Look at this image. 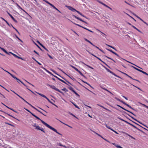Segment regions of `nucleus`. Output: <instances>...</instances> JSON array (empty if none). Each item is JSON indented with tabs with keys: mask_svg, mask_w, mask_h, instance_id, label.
Returning <instances> with one entry per match:
<instances>
[{
	"mask_svg": "<svg viewBox=\"0 0 148 148\" xmlns=\"http://www.w3.org/2000/svg\"><path fill=\"white\" fill-rule=\"evenodd\" d=\"M9 53H10L12 54L14 57H15L16 58H17L18 59H20L22 60H23V59L22 58H21L20 57L18 56H17L16 55V54H14L11 52H9Z\"/></svg>",
	"mask_w": 148,
	"mask_h": 148,
	"instance_id": "1a4fd4ad",
	"label": "nucleus"
},
{
	"mask_svg": "<svg viewBox=\"0 0 148 148\" xmlns=\"http://www.w3.org/2000/svg\"><path fill=\"white\" fill-rule=\"evenodd\" d=\"M60 80L62 82L65 84H67L65 82H64V80H62L61 79H60Z\"/></svg>",
	"mask_w": 148,
	"mask_h": 148,
	"instance_id": "09e8293b",
	"label": "nucleus"
},
{
	"mask_svg": "<svg viewBox=\"0 0 148 148\" xmlns=\"http://www.w3.org/2000/svg\"><path fill=\"white\" fill-rule=\"evenodd\" d=\"M87 42H88L89 43H90V44L92 46H95V45H94L90 41L88 40V41H87Z\"/></svg>",
	"mask_w": 148,
	"mask_h": 148,
	"instance_id": "864d4df0",
	"label": "nucleus"
},
{
	"mask_svg": "<svg viewBox=\"0 0 148 148\" xmlns=\"http://www.w3.org/2000/svg\"><path fill=\"white\" fill-rule=\"evenodd\" d=\"M51 71H53V72H54L55 74H56L57 75H58V76H59V77H61L63 79H64L68 83V84H71V85H72V84L70 83L69 82H68V81H67V80H66V79H65L64 78H63V77H62L60 75H59L58 74H57L56 72V71H55L54 70L52 69H51L50 70Z\"/></svg>",
	"mask_w": 148,
	"mask_h": 148,
	"instance_id": "f03ea898",
	"label": "nucleus"
},
{
	"mask_svg": "<svg viewBox=\"0 0 148 148\" xmlns=\"http://www.w3.org/2000/svg\"><path fill=\"white\" fill-rule=\"evenodd\" d=\"M39 130L41 131H42L44 133H45V131L44 130L43 128H40Z\"/></svg>",
	"mask_w": 148,
	"mask_h": 148,
	"instance_id": "58836bf2",
	"label": "nucleus"
},
{
	"mask_svg": "<svg viewBox=\"0 0 148 148\" xmlns=\"http://www.w3.org/2000/svg\"><path fill=\"white\" fill-rule=\"evenodd\" d=\"M16 4L17 5L18 7V8H20L21 10H23V9L19 5H18L17 3H16Z\"/></svg>",
	"mask_w": 148,
	"mask_h": 148,
	"instance_id": "a18cd8bd",
	"label": "nucleus"
},
{
	"mask_svg": "<svg viewBox=\"0 0 148 148\" xmlns=\"http://www.w3.org/2000/svg\"><path fill=\"white\" fill-rule=\"evenodd\" d=\"M82 76L85 77V76L81 72L79 71L78 70V71H77Z\"/></svg>",
	"mask_w": 148,
	"mask_h": 148,
	"instance_id": "2f4dec72",
	"label": "nucleus"
},
{
	"mask_svg": "<svg viewBox=\"0 0 148 148\" xmlns=\"http://www.w3.org/2000/svg\"><path fill=\"white\" fill-rule=\"evenodd\" d=\"M73 17H74L75 18H76L79 20V21H81L82 22L85 23L86 24H88V23L87 22L84 21V20H82L81 18H80L78 17L77 16H76L75 15H73Z\"/></svg>",
	"mask_w": 148,
	"mask_h": 148,
	"instance_id": "20e7f679",
	"label": "nucleus"
},
{
	"mask_svg": "<svg viewBox=\"0 0 148 148\" xmlns=\"http://www.w3.org/2000/svg\"><path fill=\"white\" fill-rule=\"evenodd\" d=\"M142 73H143V74H145V75H147L148 76V74L146 72H145L143 71Z\"/></svg>",
	"mask_w": 148,
	"mask_h": 148,
	"instance_id": "4d7b16f0",
	"label": "nucleus"
},
{
	"mask_svg": "<svg viewBox=\"0 0 148 148\" xmlns=\"http://www.w3.org/2000/svg\"><path fill=\"white\" fill-rule=\"evenodd\" d=\"M40 127L38 125L35 128V129L37 130H40Z\"/></svg>",
	"mask_w": 148,
	"mask_h": 148,
	"instance_id": "72a5a7b5",
	"label": "nucleus"
},
{
	"mask_svg": "<svg viewBox=\"0 0 148 148\" xmlns=\"http://www.w3.org/2000/svg\"><path fill=\"white\" fill-rule=\"evenodd\" d=\"M115 99H116L117 100L121 102L123 104H125V102H124L123 101L121 100L120 99H119V98H117V97H115Z\"/></svg>",
	"mask_w": 148,
	"mask_h": 148,
	"instance_id": "dca6fc26",
	"label": "nucleus"
},
{
	"mask_svg": "<svg viewBox=\"0 0 148 148\" xmlns=\"http://www.w3.org/2000/svg\"><path fill=\"white\" fill-rule=\"evenodd\" d=\"M116 147L117 148H123L121 147L119 145L118 146H116Z\"/></svg>",
	"mask_w": 148,
	"mask_h": 148,
	"instance_id": "0e129e2a",
	"label": "nucleus"
},
{
	"mask_svg": "<svg viewBox=\"0 0 148 148\" xmlns=\"http://www.w3.org/2000/svg\"><path fill=\"white\" fill-rule=\"evenodd\" d=\"M32 115H33V116H34V117H35L37 119V118L38 116H36V115H35V114H33V113H32Z\"/></svg>",
	"mask_w": 148,
	"mask_h": 148,
	"instance_id": "13d9d810",
	"label": "nucleus"
},
{
	"mask_svg": "<svg viewBox=\"0 0 148 148\" xmlns=\"http://www.w3.org/2000/svg\"><path fill=\"white\" fill-rule=\"evenodd\" d=\"M124 60H125L127 62H129V63H131V64H133L134 65H135V66H136L137 67H138V68H140V69H142V68H140V67H139V66H136V65L135 64H133V63H131V62H129V61H127V60H125V59H124Z\"/></svg>",
	"mask_w": 148,
	"mask_h": 148,
	"instance_id": "aec40b11",
	"label": "nucleus"
},
{
	"mask_svg": "<svg viewBox=\"0 0 148 148\" xmlns=\"http://www.w3.org/2000/svg\"><path fill=\"white\" fill-rule=\"evenodd\" d=\"M92 132H93L94 133H95V134H96L98 136H100V137H101V136L99 134L95 132V131H92V130H91Z\"/></svg>",
	"mask_w": 148,
	"mask_h": 148,
	"instance_id": "37998d69",
	"label": "nucleus"
},
{
	"mask_svg": "<svg viewBox=\"0 0 148 148\" xmlns=\"http://www.w3.org/2000/svg\"><path fill=\"white\" fill-rule=\"evenodd\" d=\"M42 68H43L47 72H48L49 74L51 75H53V74H52L51 72L47 70L45 68H44L42 67Z\"/></svg>",
	"mask_w": 148,
	"mask_h": 148,
	"instance_id": "a211bd4d",
	"label": "nucleus"
},
{
	"mask_svg": "<svg viewBox=\"0 0 148 148\" xmlns=\"http://www.w3.org/2000/svg\"><path fill=\"white\" fill-rule=\"evenodd\" d=\"M73 23L74 24H75V25H77V26H79V27H82V28H83V27H83V26H82L80 25H79L77 24H76V23Z\"/></svg>",
	"mask_w": 148,
	"mask_h": 148,
	"instance_id": "f704fd0d",
	"label": "nucleus"
},
{
	"mask_svg": "<svg viewBox=\"0 0 148 148\" xmlns=\"http://www.w3.org/2000/svg\"><path fill=\"white\" fill-rule=\"evenodd\" d=\"M50 87L51 88H52V89H54V90H56V91L59 92H60V93H63V92H62L61 91L58 89L57 88H56V87L55 86H54L53 85H52V86L51 85V86H50Z\"/></svg>",
	"mask_w": 148,
	"mask_h": 148,
	"instance_id": "39448f33",
	"label": "nucleus"
},
{
	"mask_svg": "<svg viewBox=\"0 0 148 148\" xmlns=\"http://www.w3.org/2000/svg\"><path fill=\"white\" fill-rule=\"evenodd\" d=\"M57 144L58 145H59L60 146H63L65 148H66V147L65 146L63 145L60 143H58Z\"/></svg>",
	"mask_w": 148,
	"mask_h": 148,
	"instance_id": "a878e982",
	"label": "nucleus"
},
{
	"mask_svg": "<svg viewBox=\"0 0 148 148\" xmlns=\"http://www.w3.org/2000/svg\"><path fill=\"white\" fill-rule=\"evenodd\" d=\"M8 13L15 22L16 23H17L18 22L14 18L13 16L10 14L8 12Z\"/></svg>",
	"mask_w": 148,
	"mask_h": 148,
	"instance_id": "9b49d317",
	"label": "nucleus"
},
{
	"mask_svg": "<svg viewBox=\"0 0 148 148\" xmlns=\"http://www.w3.org/2000/svg\"><path fill=\"white\" fill-rule=\"evenodd\" d=\"M132 85L133 86H135V87H136V88H137L138 89L142 91V90L141 89H140L138 87L136 86H134V85H132Z\"/></svg>",
	"mask_w": 148,
	"mask_h": 148,
	"instance_id": "6e6d98bb",
	"label": "nucleus"
},
{
	"mask_svg": "<svg viewBox=\"0 0 148 148\" xmlns=\"http://www.w3.org/2000/svg\"><path fill=\"white\" fill-rule=\"evenodd\" d=\"M68 88L72 91H73L74 90L73 88L69 86L68 87Z\"/></svg>",
	"mask_w": 148,
	"mask_h": 148,
	"instance_id": "393cba45",
	"label": "nucleus"
},
{
	"mask_svg": "<svg viewBox=\"0 0 148 148\" xmlns=\"http://www.w3.org/2000/svg\"><path fill=\"white\" fill-rule=\"evenodd\" d=\"M118 119H120V120L122 121H123L124 122H125L126 123H127L128 124H129L130 125V123H129V122H127V121H125V120H124L121 118H118Z\"/></svg>",
	"mask_w": 148,
	"mask_h": 148,
	"instance_id": "6ab92c4d",
	"label": "nucleus"
},
{
	"mask_svg": "<svg viewBox=\"0 0 148 148\" xmlns=\"http://www.w3.org/2000/svg\"><path fill=\"white\" fill-rule=\"evenodd\" d=\"M6 23H7V24L9 26H11V24H9V23L7 21H5Z\"/></svg>",
	"mask_w": 148,
	"mask_h": 148,
	"instance_id": "69168bd1",
	"label": "nucleus"
},
{
	"mask_svg": "<svg viewBox=\"0 0 148 148\" xmlns=\"http://www.w3.org/2000/svg\"><path fill=\"white\" fill-rule=\"evenodd\" d=\"M11 76L14 78L17 81V80H18V79L14 76L13 75H11Z\"/></svg>",
	"mask_w": 148,
	"mask_h": 148,
	"instance_id": "c85d7f7f",
	"label": "nucleus"
},
{
	"mask_svg": "<svg viewBox=\"0 0 148 148\" xmlns=\"http://www.w3.org/2000/svg\"><path fill=\"white\" fill-rule=\"evenodd\" d=\"M83 28L85 29H86V30H87L88 31H89L90 32H92V33H93V31H91V30H89V29H87L85 27H83Z\"/></svg>",
	"mask_w": 148,
	"mask_h": 148,
	"instance_id": "a19ab883",
	"label": "nucleus"
},
{
	"mask_svg": "<svg viewBox=\"0 0 148 148\" xmlns=\"http://www.w3.org/2000/svg\"><path fill=\"white\" fill-rule=\"evenodd\" d=\"M47 100L49 103H50L52 104H54V103H52L51 101L48 98L47 99Z\"/></svg>",
	"mask_w": 148,
	"mask_h": 148,
	"instance_id": "de8ad7c7",
	"label": "nucleus"
},
{
	"mask_svg": "<svg viewBox=\"0 0 148 148\" xmlns=\"http://www.w3.org/2000/svg\"><path fill=\"white\" fill-rule=\"evenodd\" d=\"M106 127L108 129H110L111 130V129H112L110 127L108 126V125L106 124Z\"/></svg>",
	"mask_w": 148,
	"mask_h": 148,
	"instance_id": "5fc2aeb1",
	"label": "nucleus"
},
{
	"mask_svg": "<svg viewBox=\"0 0 148 148\" xmlns=\"http://www.w3.org/2000/svg\"><path fill=\"white\" fill-rule=\"evenodd\" d=\"M24 108L26 110L27 112H29L30 114H32V113L29 110H28L27 109H26L25 108Z\"/></svg>",
	"mask_w": 148,
	"mask_h": 148,
	"instance_id": "3c124183",
	"label": "nucleus"
},
{
	"mask_svg": "<svg viewBox=\"0 0 148 148\" xmlns=\"http://www.w3.org/2000/svg\"><path fill=\"white\" fill-rule=\"evenodd\" d=\"M131 66L133 68L135 69L136 70H137V71H139L142 73L143 71H142L141 70H140V69H138V68H136V67H134V66Z\"/></svg>",
	"mask_w": 148,
	"mask_h": 148,
	"instance_id": "f3484780",
	"label": "nucleus"
},
{
	"mask_svg": "<svg viewBox=\"0 0 148 148\" xmlns=\"http://www.w3.org/2000/svg\"><path fill=\"white\" fill-rule=\"evenodd\" d=\"M97 105L98 106H100L101 107H102V108H104V109H105L106 110H108V111H110L108 109H107V108H105V107H104L103 106H101V105H99V104H97Z\"/></svg>",
	"mask_w": 148,
	"mask_h": 148,
	"instance_id": "4be33fe9",
	"label": "nucleus"
},
{
	"mask_svg": "<svg viewBox=\"0 0 148 148\" xmlns=\"http://www.w3.org/2000/svg\"><path fill=\"white\" fill-rule=\"evenodd\" d=\"M124 105H126L127 107H129L130 108L132 109V110L136 111V110L134 109V108H133L132 107L130 106L128 104H127L126 103H125Z\"/></svg>",
	"mask_w": 148,
	"mask_h": 148,
	"instance_id": "ddd939ff",
	"label": "nucleus"
},
{
	"mask_svg": "<svg viewBox=\"0 0 148 148\" xmlns=\"http://www.w3.org/2000/svg\"><path fill=\"white\" fill-rule=\"evenodd\" d=\"M128 77H130V78L131 79L134 80H136V81L138 82H139V81L138 80H137V79H134L133 78L131 77L129 75L128 76Z\"/></svg>",
	"mask_w": 148,
	"mask_h": 148,
	"instance_id": "473e14b6",
	"label": "nucleus"
},
{
	"mask_svg": "<svg viewBox=\"0 0 148 148\" xmlns=\"http://www.w3.org/2000/svg\"><path fill=\"white\" fill-rule=\"evenodd\" d=\"M48 4H49V5H50L52 7H53L54 6V5H53V4H52L51 3L49 2L48 3Z\"/></svg>",
	"mask_w": 148,
	"mask_h": 148,
	"instance_id": "052dcab7",
	"label": "nucleus"
},
{
	"mask_svg": "<svg viewBox=\"0 0 148 148\" xmlns=\"http://www.w3.org/2000/svg\"><path fill=\"white\" fill-rule=\"evenodd\" d=\"M112 53L114 54L115 55H116L118 57L119 56L118 54H117L116 53L114 52L113 51V52Z\"/></svg>",
	"mask_w": 148,
	"mask_h": 148,
	"instance_id": "603ef678",
	"label": "nucleus"
},
{
	"mask_svg": "<svg viewBox=\"0 0 148 148\" xmlns=\"http://www.w3.org/2000/svg\"><path fill=\"white\" fill-rule=\"evenodd\" d=\"M132 122L133 123H135V124H136L139 126H140L141 127H142L144 129H145L146 130H147V129H145V128H143V127H142L140 125H139V124H137V123L135 122H134L133 121H132Z\"/></svg>",
	"mask_w": 148,
	"mask_h": 148,
	"instance_id": "c9c22d12",
	"label": "nucleus"
},
{
	"mask_svg": "<svg viewBox=\"0 0 148 148\" xmlns=\"http://www.w3.org/2000/svg\"><path fill=\"white\" fill-rule=\"evenodd\" d=\"M58 69H59L63 73H64L65 74H66V75H67L68 77H69L70 78H71V79H72L73 80V81H75V80H76V79H75L74 78V77H70L69 75H68L67 74H66L63 71H62V70H61V69H60L59 68H58Z\"/></svg>",
	"mask_w": 148,
	"mask_h": 148,
	"instance_id": "9d476101",
	"label": "nucleus"
},
{
	"mask_svg": "<svg viewBox=\"0 0 148 148\" xmlns=\"http://www.w3.org/2000/svg\"><path fill=\"white\" fill-rule=\"evenodd\" d=\"M0 48L5 53H8V52L6 50H5L4 48H2L1 47H0Z\"/></svg>",
	"mask_w": 148,
	"mask_h": 148,
	"instance_id": "412c9836",
	"label": "nucleus"
},
{
	"mask_svg": "<svg viewBox=\"0 0 148 148\" xmlns=\"http://www.w3.org/2000/svg\"><path fill=\"white\" fill-rule=\"evenodd\" d=\"M5 124H8V125H11V126H12L13 127H14V126L12 124H10L9 123H6V122H5Z\"/></svg>",
	"mask_w": 148,
	"mask_h": 148,
	"instance_id": "8fccbe9b",
	"label": "nucleus"
},
{
	"mask_svg": "<svg viewBox=\"0 0 148 148\" xmlns=\"http://www.w3.org/2000/svg\"><path fill=\"white\" fill-rule=\"evenodd\" d=\"M99 3H100L101 4H102V5H103L104 6H106V7L107 8H109V7L107 5H106L105 4L103 3L102 2L98 0H96Z\"/></svg>",
	"mask_w": 148,
	"mask_h": 148,
	"instance_id": "f8f14e48",
	"label": "nucleus"
},
{
	"mask_svg": "<svg viewBox=\"0 0 148 148\" xmlns=\"http://www.w3.org/2000/svg\"><path fill=\"white\" fill-rule=\"evenodd\" d=\"M130 125L132 126L133 127H134L135 128H136V127L134 125H133V124H131V123H130Z\"/></svg>",
	"mask_w": 148,
	"mask_h": 148,
	"instance_id": "774afa93",
	"label": "nucleus"
},
{
	"mask_svg": "<svg viewBox=\"0 0 148 148\" xmlns=\"http://www.w3.org/2000/svg\"><path fill=\"white\" fill-rule=\"evenodd\" d=\"M69 114H71V115H72V116H73L74 117H75L76 118H77L75 115H74L73 114L71 113V112H69Z\"/></svg>",
	"mask_w": 148,
	"mask_h": 148,
	"instance_id": "4c0bfd02",
	"label": "nucleus"
},
{
	"mask_svg": "<svg viewBox=\"0 0 148 148\" xmlns=\"http://www.w3.org/2000/svg\"><path fill=\"white\" fill-rule=\"evenodd\" d=\"M37 119L40 120V121L43 124H44L47 127L49 128V129H51V130H52L53 131H54L55 132H56L58 134L60 135L61 136L62 135L59 132H57V131L56 129H55L53 127L49 125L48 124H47V123H45V122H44V121H42V120L41 119L38 117L37 118Z\"/></svg>",
	"mask_w": 148,
	"mask_h": 148,
	"instance_id": "f257e3e1",
	"label": "nucleus"
},
{
	"mask_svg": "<svg viewBox=\"0 0 148 148\" xmlns=\"http://www.w3.org/2000/svg\"><path fill=\"white\" fill-rule=\"evenodd\" d=\"M75 12H76L77 13L79 14L80 15H82V13L79 12V11H78L76 10V11Z\"/></svg>",
	"mask_w": 148,
	"mask_h": 148,
	"instance_id": "e2e57ef3",
	"label": "nucleus"
},
{
	"mask_svg": "<svg viewBox=\"0 0 148 148\" xmlns=\"http://www.w3.org/2000/svg\"><path fill=\"white\" fill-rule=\"evenodd\" d=\"M34 52L37 55H38V56H39V53L38 52H37L36 51L34 50Z\"/></svg>",
	"mask_w": 148,
	"mask_h": 148,
	"instance_id": "680f3d73",
	"label": "nucleus"
},
{
	"mask_svg": "<svg viewBox=\"0 0 148 148\" xmlns=\"http://www.w3.org/2000/svg\"><path fill=\"white\" fill-rule=\"evenodd\" d=\"M106 45L110 47H111V48H112L113 49H114L116 51V49L115 48H114V47H113L112 46H110V45H108V44H106Z\"/></svg>",
	"mask_w": 148,
	"mask_h": 148,
	"instance_id": "b1692460",
	"label": "nucleus"
},
{
	"mask_svg": "<svg viewBox=\"0 0 148 148\" xmlns=\"http://www.w3.org/2000/svg\"><path fill=\"white\" fill-rule=\"evenodd\" d=\"M71 67H72L73 68V69H74L75 70H76L77 71H78V70L76 68V67H74V66H72V65H71Z\"/></svg>",
	"mask_w": 148,
	"mask_h": 148,
	"instance_id": "e433bc0d",
	"label": "nucleus"
},
{
	"mask_svg": "<svg viewBox=\"0 0 148 148\" xmlns=\"http://www.w3.org/2000/svg\"><path fill=\"white\" fill-rule=\"evenodd\" d=\"M138 18H139V19H140L141 21H142L145 24H146L148 26V24L146 22H145L141 18H140V17L138 16H136V15H135Z\"/></svg>",
	"mask_w": 148,
	"mask_h": 148,
	"instance_id": "2eb2a0df",
	"label": "nucleus"
},
{
	"mask_svg": "<svg viewBox=\"0 0 148 148\" xmlns=\"http://www.w3.org/2000/svg\"><path fill=\"white\" fill-rule=\"evenodd\" d=\"M41 46L44 49H45V50H46L47 51H49L48 50V49L46 48V47L43 45H41Z\"/></svg>",
	"mask_w": 148,
	"mask_h": 148,
	"instance_id": "c756f323",
	"label": "nucleus"
},
{
	"mask_svg": "<svg viewBox=\"0 0 148 148\" xmlns=\"http://www.w3.org/2000/svg\"><path fill=\"white\" fill-rule=\"evenodd\" d=\"M15 94L17 95L18 97H20V98H21V99H22V98H23L22 97H21L20 95H18V94H17L16 93V92H14L13 91H12Z\"/></svg>",
	"mask_w": 148,
	"mask_h": 148,
	"instance_id": "c03bdc74",
	"label": "nucleus"
},
{
	"mask_svg": "<svg viewBox=\"0 0 148 148\" xmlns=\"http://www.w3.org/2000/svg\"><path fill=\"white\" fill-rule=\"evenodd\" d=\"M132 27H133L134 29H136L139 32H141L140 30H139L137 28H136V27H135L134 25H132Z\"/></svg>",
	"mask_w": 148,
	"mask_h": 148,
	"instance_id": "5701e85b",
	"label": "nucleus"
},
{
	"mask_svg": "<svg viewBox=\"0 0 148 148\" xmlns=\"http://www.w3.org/2000/svg\"><path fill=\"white\" fill-rule=\"evenodd\" d=\"M32 125L33 127H35V128L36 127V126H37V124L36 123H34V124H32Z\"/></svg>",
	"mask_w": 148,
	"mask_h": 148,
	"instance_id": "ea45409f",
	"label": "nucleus"
},
{
	"mask_svg": "<svg viewBox=\"0 0 148 148\" xmlns=\"http://www.w3.org/2000/svg\"><path fill=\"white\" fill-rule=\"evenodd\" d=\"M125 114H127V115H129V116H130V117H131V118H132L133 119H134V120H135V121H137L138 122H139V123H140L141 124H142L143 125H144L145 126V127H146L147 128H148V127L147 126H146V125H144V124H143L142 123H140V122L139 121H138L137 119H134V117H133L132 116H131L130 115H129L128 114H127V113H125Z\"/></svg>",
	"mask_w": 148,
	"mask_h": 148,
	"instance_id": "6e6552de",
	"label": "nucleus"
},
{
	"mask_svg": "<svg viewBox=\"0 0 148 148\" xmlns=\"http://www.w3.org/2000/svg\"><path fill=\"white\" fill-rule=\"evenodd\" d=\"M11 76L14 78L17 81V80H18V79L14 76L13 75H11Z\"/></svg>",
	"mask_w": 148,
	"mask_h": 148,
	"instance_id": "cd10ccee",
	"label": "nucleus"
},
{
	"mask_svg": "<svg viewBox=\"0 0 148 148\" xmlns=\"http://www.w3.org/2000/svg\"><path fill=\"white\" fill-rule=\"evenodd\" d=\"M32 115H33V116H34V117H35L37 119V118L38 116H36V115H35V114H33V113H32Z\"/></svg>",
	"mask_w": 148,
	"mask_h": 148,
	"instance_id": "bf43d9fd",
	"label": "nucleus"
},
{
	"mask_svg": "<svg viewBox=\"0 0 148 148\" xmlns=\"http://www.w3.org/2000/svg\"><path fill=\"white\" fill-rule=\"evenodd\" d=\"M65 6L67 8H68L69 10H71L73 12H75V11H76V9L73 8L70 6L66 5Z\"/></svg>",
	"mask_w": 148,
	"mask_h": 148,
	"instance_id": "0eeeda50",
	"label": "nucleus"
},
{
	"mask_svg": "<svg viewBox=\"0 0 148 148\" xmlns=\"http://www.w3.org/2000/svg\"><path fill=\"white\" fill-rule=\"evenodd\" d=\"M22 99L25 102L28 104L29 105L31 106H32L31 104H30L29 103H28L23 98H22Z\"/></svg>",
	"mask_w": 148,
	"mask_h": 148,
	"instance_id": "7c9ffc66",
	"label": "nucleus"
},
{
	"mask_svg": "<svg viewBox=\"0 0 148 148\" xmlns=\"http://www.w3.org/2000/svg\"><path fill=\"white\" fill-rule=\"evenodd\" d=\"M62 90L65 92H67L68 91L66 88H64L63 89H62Z\"/></svg>",
	"mask_w": 148,
	"mask_h": 148,
	"instance_id": "79ce46f5",
	"label": "nucleus"
},
{
	"mask_svg": "<svg viewBox=\"0 0 148 148\" xmlns=\"http://www.w3.org/2000/svg\"><path fill=\"white\" fill-rule=\"evenodd\" d=\"M74 105L75 106V107L76 108H77L79 109V107L77 105H76V104H74Z\"/></svg>",
	"mask_w": 148,
	"mask_h": 148,
	"instance_id": "338daca9",
	"label": "nucleus"
},
{
	"mask_svg": "<svg viewBox=\"0 0 148 148\" xmlns=\"http://www.w3.org/2000/svg\"><path fill=\"white\" fill-rule=\"evenodd\" d=\"M18 82H21L24 86H27L26 85H25L19 79H18V80H17V81Z\"/></svg>",
	"mask_w": 148,
	"mask_h": 148,
	"instance_id": "bb28decb",
	"label": "nucleus"
},
{
	"mask_svg": "<svg viewBox=\"0 0 148 148\" xmlns=\"http://www.w3.org/2000/svg\"><path fill=\"white\" fill-rule=\"evenodd\" d=\"M86 51H88L90 54H91L93 56H94V57H95L97 59H99V60H100L103 63H104L107 66H108V67H110L107 64H106L104 62H103V61H102L100 58H99L98 57H97L96 56H95L94 55L92 54L90 52H89V51H88L87 49H86Z\"/></svg>",
	"mask_w": 148,
	"mask_h": 148,
	"instance_id": "7ed1b4c3",
	"label": "nucleus"
},
{
	"mask_svg": "<svg viewBox=\"0 0 148 148\" xmlns=\"http://www.w3.org/2000/svg\"><path fill=\"white\" fill-rule=\"evenodd\" d=\"M15 36L19 40H20L21 42H23V41L20 39L16 35H15Z\"/></svg>",
	"mask_w": 148,
	"mask_h": 148,
	"instance_id": "49530a36",
	"label": "nucleus"
},
{
	"mask_svg": "<svg viewBox=\"0 0 148 148\" xmlns=\"http://www.w3.org/2000/svg\"><path fill=\"white\" fill-rule=\"evenodd\" d=\"M36 92L38 94V95H40V96L43 97L47 99L48 98L45 95H44L42 94H41V93H39L38 92Z\"/></svg>",
	"mask_w": 148,
	"mask_h": 148,
	"instance_id": "4468645a",
	"label": "nucleus"
},
{
	"mask_svg": "<svg viewBox=\"0 0 148 148\" xmlns=\"http://www.w3.org/2000/svg\"><path fill=\"white\" fill-rule=\"evenodd\" d=\"M116 106L119 107H120V108H122V109L124 110H125V111H127V112H130V113H131L132 114H133V115H134L135 116H136V115L134 114L132 112L130 111L125 109V108H124L121 107V106H120V105H116Z\"/></svg>",
	"mask_w": 148,
	"mask_h": 148,
	"instance_id": "423d86ee",
	"label": "nucleus"
}]
</instances>
